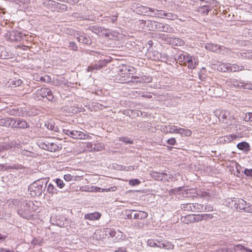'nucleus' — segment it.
<instances>
[{
    "mask_svg": "<svg viewBox=\"0 0 252 252\" xmlns=\"http://www.w3.org/2000/svg\"><path fill=\"white\" fill-rule=\"evenodd\" d=\"M37 206L31 201H24L17 210L18 214L23 218L30 220L33 216Z\"/></svg>",
    "mask_w": 252,
    "mask_h": 252,
    "instance_id": "obj_1",
    "label": "nucleus"
},
{
    "mask_svg": "<svg viewBox=\"0 0 252 252\" xmlns=\"http://www.w3.org/2000/svg\"><path fill=\"white\" fill-rule=\"evenodd\" d=\"M225 84L230 88L252 90V83L245 82L240 79H236L234 78L227 79L225 81Z\"/></svg>",
    "mask_w": 252,
    "mask_h": 252,
    "instance_id": "obj_2",
    "label": "nucleus"
},
{
    "mask_svg": "<svg viewBox=\"0 0 252 252\" xmlns=\"http://www.w3.org/2000/svg\"><path fill=\"white\" fill-rule=\"evenodd\" d=\"M43 181L38 180L31 184L29 187L28 190L32 196H39L45 190V187H43Z\"/></svg>",
    "mask_w": 252,
    "mask_h": 252,
    "instance_id": "obj_3",
    "label": "nucleus"
},
{
    "mask_svg": "<svg viewBox=\"0 0 252 252\" xmlns=\"http://www.w3.org/2000/svg\"><path fill=\"white\" fill-rule=\"evenodd\" d=\"M33 97L38 100H41L44 97L51 101L55 100L54 96L51 91L47 88H42L38 89L33 94Z\"/></svg>",
    "mask_w": 252,
    "mask_h": 252,
    "instance_id": "obj_4",
    "label": "nucleus"
},
{
    "mask_svg": "<svg viewBox=\"0 0 252 252\" xmlns=\"http://www.w3.org/2000/svg\"><path fill=\"white\" fill-rule=\"evenodd\" d=\"M38 145L40 148L51 152L59 151L62 148V145L58 142H51L47 140L38 142Z\"/></svg>",
    "mask_w": 252,
    "mask_h": 252,
    "instance_id": "obj_5",
    "label": "nucleus"
},
{
    "mask_svg": "<svg viewBox=\"0 0 252 252\" xmlns=\"http://www.w3.org/2000/svg\"><path fill=\"white\" fill-rule=\"evenodd\" d=\"M63 133L75 139H88L91 138V136L80 131L63 129Z\"/></svg>",
    "mask_w": 252,
    "mask_h": 252,
    "instance_id": "obj_6",
    "label": "nucleus"
},
{
    "mask_svg": "<svg viewBox=\"0 0 252 252\" xmlns=\"http://www.w3.org/2000/svg\"><path fill=\"white\" fill-rule=\"evenodd\" d=\"M214 113L220 121L229 125L232 124V123L230 122L229 121H230L232 116H230L228 111L216 110Z\"/></svg>",
    "mask_w": 252,
    "mask_h": 252,
    "instance_id": "obj_7",
    "label": "nucleus"
},
{
    "mask_svg": "<svg viewBox=\"0 0 252 252\" xmlns=\"http://www.w3.org/2000/svg\"><path fill=\"white\" fill-rule=\"evenodd\" d=\"M129 77L130 73L122 71L121 65L120 66L118 74L116 77V80L117 81V82L120 83L132 82L133 80H129Z\"/></svg>",
    "mask_w": 252,
    "mask_h": 252,
    "instance_id": "obj_8",
    "label": "nucleus"
},
{
    "mask_svg": "<svg viewBox=\"0 0 252 252\" xmlns=\"http://www.w3.org/2000/svg\"><path fill=\"white\" fill-rule=\"evenodd\" d=\"M131 9L140 14L147 15L148 13L150 7L143 6L140 3L133 2L131 5Z\"/></svg>",
    "mask_w": 252,
    "mask_h": 252,
    "instance_id": "obj_9",
    "label": "nucleus"
},
{
    "mask_svg": "<svg viewBox=\"0 0 252 252\" xmlns=\"http://www.w3.org/2000/svg\"><path fill=\"white\" fill-rule=\"evenodd\" d=\"M232 205L234 204V208L240 211H244L247 205V202L243 199L234 197L231 199Z\"/></svg>",
    "mask_w": 252,
    "mask_h": 252,
    "instance_id": "obj_10",
    "label": "nucleus"
},
{
    "mask_svg": "<svg viewBox=\"0 0 252 252\" xmlns=\"http://www.w3.org/2000/svg\"><path fill=\"white\" fill-rule=\"evenodd\" d=\"M110 60L103 59L100 60L98 62L95 63L92 65L89 66L88 68V71H92L94 69L98 70L101 67L106 65L109 63Z\"/></svg>",
    "mask_w": 252,
    "mask_h": 252,
    "instance_id": "obj_11",
    "label": "nucleus"
},
{
    "mask_svg": "<svg viewBox=\"0 0 252 252\" xmlns=\"http://www.w3.org/2000/svg\"><path fill=\"white\" fill-rule=\"evenodd\" d=\"M131 79H133L132 83H150L152 81V77L148 75L132 76Z\"/></svg>",
    "mask_w": 252,
    "mask_h": 252,
    "instance_id": "obj_12",
    "label": "nucleus"
},
{
    "mask_svg": "<svg viewBox=\"0 0 252 252\" xmlns=\"http://www.w3.org/2000/svg\"><path fill=\"white\" fill-rule=\"evenodd\" d=\"M7 35L9 36V39L12 41H20L23 37V34L18 31H12L9 32Z\"/></svg>",
    "mask_w": 252,
    "mask_h": 252,
    "instance_id": "obj_13",
    "label": "nucleus"
},
{
    "mask_svg": "<svg viewBox=\"0 0 252 252\" xmlns=\"http://www.w3.org/2000/svg\"><path fill=\"white\" fill-rule=\"evenodd\" d=\"M158 32H165L169 33H174V29L168 24H162L160 23H158L157 26V30Z\"/></svg>",
    "mask_w": 252,
    "mask_h": 252,
    "instance_id": "obj_14",
    "label": "nucleus"
},
{
    "mask_svg": "<svg viewBox=\"0 0 252 252\" xmlns=\"http://www.w3.org/2000/svg\"><path fill=\"white\" fill-rule=\"evenodd\" d=\"M177 126L173 125H163L160 126L161 132L166 133H176Z\"/></svg>",
    "mask_w": 252,
    "mask_h": 252,
    "instance_id": "obj_15",
    "label": "nucleus"
},
{
    "mask_svg": "<svg viewBox=\"0 0 252 252\" xmlns=\"http://www.w3.org/2000/svg\"><path fill=\"white\" fill-rule=\"evenodd\" d=\"M151 174L152 177L156 180L162 181L168 180V175L166 173L153 171Z\"/></svg>",
    "mask_w": 252,
    "mask_h": 252,
    "instance_id": "obj_16",
    "label": "nucleus"
},
{
    "mask_svg": "<svg viewBox=\"0 0 252 252\" xmlns=\"http://www.w3.org/2000/svg\"><path fill=\"white\" fill-rule=\"evenodd\" d=\"M77 35L76 38L79 42L86 44H90L91 43L92 41L90 38L84 33H82L81 34L77 33Z\"/></svg>",
    "mask_w": 252,
    "mask_h": 252,
    "instance_id": "obj_17",
    "label": "nucleus"
},
{
    "mask_svg": "<svg viewBox=\"0 0 252 252\" xmlns=\"http://www.w3.org/2000/svg\"><path fill=\"white\" fill-rule=\"evenodd\" d=\"M142 22L147 24V28L146 29L149 31H156L158 22L154 20H148L147 21H143Z\"/></svg>",
    "mask_w": 252,
    "mask_h": 252,
    "instance_id": "obj_18",
    "label": "nucleus"
},
{
    "mask_svg": "<svg viewBox=\"0 0 252 252\" xmlns=\"http://www.w3.org/2000/svg\"><path fill=\"white\" fill-rule=\"evenodd\" d=\"M186 62L188 63V67L190 69L194 68L198 64V59L193 58V57L187 56Z\"/></svg>",
    "mask_w": 252,
    "mask_h": 252,
    "instance_id": "obj_19",
    "label": "nucleus"
},
{
    "mask_svg": "<svg viewBox=\"0 0 252 252\" xmlns=\"http://www.w3.org/2000/svg\"><path fill=\"white\" fill-rule=\"evenodd\" d=\"M169 44L173 46H183L185 44V42L183 40L180 38L175 37L174 36H171L170 39H169Z\"/></svg>",
    "mask_w": 252,
    "mask_h": 252,
    "instance_id": "obj_20",
    "label": "nucleus"
},
{
    "mask_svg": "<svg viewBox=\"0 0 252 252\" xmlns=\"http://www.w3.org/2000/svg\"><path fill=\"white\" fill-rule=\"evenodd\" d=\"M93 192H108L114 191L117 189L116 186H112L109 188L101 189L98 187L92 186Z\"/></svg>",
    "mask_w": 252,
    "mask_h": 252,
    "instance_id": "obj_21",
    "label": "nucleus"
},
{
    "mask_svg": "<svg viewBox=\"0 0 252 252\" xmlns=\"http://www.w3.org/2000/svg\"><path fill=\"white\" fill-rule=\"evenodd\" d=\"M176 133L181 135L182 136H189L191 135L192 132L188 129H185L179 127L176 129Z\"/></svg>",
    "mask_w": 252,
    "mask_h": 252,
    "instance_id": "obj_22",
    "label": "nucleus"
},
{
    "mask_svg": "<svg viewBox=\"0 0 252 252\" xmlns=\"http://www.w3.org/2000/svg\"><path fill=\"white\" fill-rule=\"evenodd\" d=\"M100 214L97 212H94L86 214L84 216V218L86 220H97L100 218Z\"/></svg>",
    "mask_w": 252,
    "mask_h": 252,
    "instance_id": "obj_23",
    "label": "nucleus"
},
{
    "mask_svg": "<svg viewBox=\"0 0 252 252\" xmlns=\"http://www.w3.org/2000/svg\"><path fill=\"white\" fill-rule=\"evenodd\" d=\"M204 48L208 51L218 53V50L219 49V45L211 43H206L204 46Z\"/></svg>",
    "mask_w": 252,
    "mask_h": 252,
    "instance_id": "obj_24",
    "label": "nucleus"
},
{
    "mask_svg": "<svg viewBox=\"0 0 252 252\" xmlns=\"http://www.w3.org/2000/svg\"><path fill=\"white\" fill-rule=\"evenodd\" d=\"M245 69L244 66L242 65H239L237 64L233 63L231 64L229 63L228 67V71L230 72H235L243 70Z\"/></svg>",
    "mask_w": 252,
    "mask_h": 252,
    "instance_id": "obj_25",
    "label": "nucleus"
},
{
    "mask_svg": "<svg viewBox=\"0 0 252 252\" xmlns=\"http://www.w3.org/2000/svg\"><path fill=\"white\" fill-rule=\"evenodd\" d=\"M229 63H219L217 65V69L221 72L228 71Z\"/></svg>",
    "mask_w": 252,
    "mask_h": 252,
    "instance_id": "obj_26",
    "label": "nucleus"
},
{
    "mask_svg": "<svg viewBox=\"0 0 252 252\" xmlns=\"http://www.w3.org/2000/svg\"><path fill=\"white\" fill-rule=\"evenodd\" d=\"M237 147L245 152H249L250 150L249 144L246 142H242L237 145Z\"/></svg>",
    "mask_w": 252,
    "mask_h": 252,
    "instance_id": "obj_27",
    "label": "nucleus"
},
{
    "mask_svg": "<svg viewBox=\"0 0 252 252\" xmlns=\"http://www.w3.org/2000/svg\"><path fill=\"white\" fill-rule=\"evenodd\" d=\"M148 217V213L144 212L139 211L133 214V219H144Z\"/></svg>",
    "mask_w": 252,
    "mask_h": 252,
    "instance_id": "obj_28",
    "label": "nucleus"
},
{
    "mask_svg": "<svg viewBox=\"0 0 252 252\" xmlns=\"http://www.w3.org/2000/svg\"><path fill=\"white\" fill-rule=\"evenodd\" d=\"M50 221L52 224L60 227L64 226L63 222L62 220H60V218L51 217Z\"/></svg>",
    "mask_w": 252,
    "mask_h": 252,
    "instance_id": "obj_29",
    "label": "nucleus"
},
{
    "mask_svg": "<svg viewBox=\"0 0 252 252\" xmlns=\"http://www.w3.org/2000/svg\"><path fill=\"white\" fill-rule=\"evenodd\" d=\"M237 136L234 134H230L220 138V141L224 142L225 143H229L233 140L235 139Z\"/></svg>",
    "mask_w": 252,
    "mask_h": 252,
    "instance_id": "obj_30",
    "label": "nucleus"
},
{
    "mask_svg": "<svg viewBox=\"0 0 252 252\" xmlns=\"http://www.w3.org/2000/svg\"><path fill=\"white\" fill-rule=\"evenodd\" d=\"M88 30L91 31L93 32H94L96 34H98L104 30V28L97 26H93L89 27Z\"/></svg>",
    "mask_w": 252,
    "mask_h": 252,
    "instance_id": "obj_31",
    "label": "nucleus"
},
{
    "mask_svg": "<svg viewBox=\"0 0 252 252\" xmlns=\"http://www.w3.org/2000/svg\"><path fill=\"white\" fill-rule=\"evenodd\" d=\"M193 203H184L181 205L182 210L187 211L193 212Z\"/></svg>",
    "mask_w": 252,
    "mask_h": 252,
    "instance_id": "obj_32",
    "label": "nucleus"
},
{
    "mask_svg": "<svg viewBox=\"0 0 252 252\" xmlns=\"http://www.w3.org/2000/svg\"><path fill=\"white\" fill-rule=\"evenodd\" d=\"M161 248H163L166 250H172L174 248V245L170 242L167 241H162V243H161Z\"/></svg>",
    "mask_w": 252,
    "mask_h": 252,
    "instance_id": "obj_33",
    "label": "nucleus"
},
{
    "mask_svg": "<svg viewBox=\"0 0 252 252\" xmlns=\"http://www.w3.org/2000/svg\"><path fill=\"white\" fill-rule=\"evenodd\" d=\"M15 126L21 128H25L29 126V124L25 121L23 120H18L17 121V124Z\"/></svg>",
    "mask_w": 252,
    "mask_h": 252,
    "instance_id": "obj_34",
    "label": "nucleus"
},
{
    "mask_svg": "<svg viewBox=\"0 0 252 252\" xmlns=\"http://www.w3.org/2000/svg\"><path fill=\"white\" fill-rule=\"evenodd\" d=\"M45 126L49 130L56 132L58 131V128L57 126H55V124L52 122H46Z\"/></svg>",
    "mask_w": 252,
    "mask_h": 252,
    "instance_id": "obj_35",
    "label": "nucleus"
},
{
    "mask_svg": "<svg viewBox=\"0 0 252 252\" xmlns=\"http://www.w3.org/2000/svg\"><path fill=\"white\" fill-rule=\"evenodd\" d=\"M247 248L245 247L244 246L241 245H230L229 248H228V250H232L234 251H246V249Z\"/></svg>",
    "mask_w": 252,
    "mask_h": 252,
    "instance_id": "obj_36",
    "label": "nucleus"
},
{
    "mask_svg": "<svg viewBox=\"0 0 252 252\" xmlns=\"http://www.w3.org/2000/svg\"><path fill=\"white\" fill-rule=\"evenodd\" d=\"M208 7H209V5L207 3L205 5H202V6L199 7L198 11L201 14L208 15L209 12L211 10V9H208Z\"/></svg>",
    "mask_w": 252,
    "mask_h": 252,
    "instance_id": "obj_37",
    "label": "nucleus"
},
{
    "mask_svg": "<svg viewBox=\"0 0 252 252\" xmlns=\"http://www.w3.org/2000/svg\"><path fill=\"white\" fill-rule=\"evenodd\" d=\"M23 83V81L21 79L11 80L8 82L9 86L11 87H17L20 86Z\"/></svg>",
    "mask_w": 252,
    "mask_h": 252,
    "instance_id": "obj_38",
    "label": "nucleus"
},
{
    "mask_svg": "<svg viewBox=\"0 0 252 252\" xmlns=\"http://www.w3.org/2000/svg\"><path fill=\"white\" fill-rule=\"evenodd\" d=\"M47 191L50 194H54L58 193L59 191L51 183H50L47 189Z\"/></svg>",
    "mask_w": 252,
    "mask_h": 252,
    "instance_id": "obj_39",
    "label": "nucleus"
},
{
    "mask_svg": "<svg viewBox=\"0 0 252 252\" xmlns=\"http://www.w3.org/2000/svg\"><path fill=\"white\" fill-rule=\"evenodd\" d=\"M121 70L122 71L128 72L130 74L134 72V68L129 65L123 64L121 65Z\"/></svg>",
    "mask_w": 252,
    "mask_h": 252,
    "instance_id": "obj_40",
    "label": "nucleus"
},
{
    "mask_svg": "<svg viewBox=\"0 0 252 252\" xmlns=\"http://www.w3.org/2000/svg\"><path fill=\"white\" fill-rule=\"evenodd\" d=\"M231 52L230 49L227 48L223 46H219V49L218 50V53L223 55H228Z\"/></svg>",
    "mask_w": 252,
    "mask_h": 252,
    "instance_id": "obj_41",
    "label": "nucleus"
},
{
    "mask_svg": "<svg viewBox=\"0 0 252 252\" xmlns=\"http://www.w3.org/2000/svg\"><path fill=\"white\" fill-rule=\"evenodd\" d=\"M53 2L55 3V5L57 4V7L60 12H63L67 10V6L66 4L56 3L55 1H53Z\"/></svg>",
    "mask_w": 252,
    "mask_h": 252,
    "instance_id": "obj_42",
    "label": "nucleus"
},
{
    "mask_svg": "<svg viewBox=\"0 0 252 252\" xmlns=\"http://www.w3.org/2000/svg\"><path fill=\"white\" fill-rule=\"evenodd\" d=\"M9 57L8 52L5 51L4 47L0 46V58L6 59Z\"/></svg>",
    "mask_w": 252,
    "mask_h": 252,
    "instance_id": "obj_43",
    "label": "nucleus"
},
{
    "mask_svg": "<svg viewBox=\"0 0 252 252\" xmlns=\"http://www.w3.org/2000/svg\"><path fill=\"white\" fill-rule=\"evenodd\" d=\"M192 217V216L191 215H189L185 217H182L181 218V221L186 224L193 222Z\"/></svg>",
    "mask_w": 252,
    "mask_h": 252,
    "instance_id": "obj_44",
    "label": "nucleus"
},
{
    "mask_svg": "<svg viewBox=\"0 0 252 252\" xmlns=\"http://www.w3.org/2000/svg\"><path fill=\"white\" fill-rule=\"evenodd\" d=\"M208 5V9H212L214 7H217L218 5V2L215 0H207L206 3Z\"/></svg>",
    "mask_w": 252,
    "mask_h": 252,
    "instance_id": "obj_45",
    "label": "nucleus"
},
{
    "mask_svg": "<svg viewBox=\"0 0 252 252\" xmlns=\"http://www.w3.org/2000/svg\"><path fill=\"white\" fill-rule=\"evenodd\" d=\"M193 212H202L204 211V205L198 203H193Z\"/></svg>",
    "mask_w": 252,
    "mask_h": 252,
    "instance_id": "obj_46",
    "label": "nucleus"
},
{
    "mask_svg": "<svg viewBox=\"0 0 252 252\" xmlns=\"http://www.w3.org/2000/svg\"><path fill=\"white\" fill-rule=\"evenodd\" d=\"M158 12V10L157 9L153 8L150 7V9H149L148 13H147V16L150 17H157V13Z\"/></svg>",
    "mask_w": 252,
    "mask_h": 252,
    "instance_id": "obj_47",
    "label": "nucleus"
},
{
    "mask_svg": "<svg viewBox=\"0 0 252 252\" xmlns=\"http://www.w3.org/2000/svg\"><path fill=\"white\" fill-rule=\"evenodd\" d=\"M198 196H200L202 198L208 199V197H209V193L208 192L204 190L199 189L198 190Z\"/></svg>",
    "mask_w": 252,
    "mask_h": 252,
    "instance_id": "obj_48",
    "label": "nucleus"
},
{
    "mask_svg": "<svg viewBox=\"0 0 252 252\" xmlns=\"http://www.w3.org/2000/svg\"><path fill=\"white\" fill-rule=\"evenodd\" d=\"M166 18L168 20H174L177 18V16L174 14L170 12H166L165 13Z\"/></svg>",
    "mask_w": 252,
    "mask_h": 252,
    "instance_id": "obj_49",
    "label": "nucleus"
},
{
    "mask_svg": "<svg viewBox=\"0 0 252 252\" xmlns=\"http://www.w3.org/2000/svg\"><path fill=\"white\" fill-rule=\"evenodd\" d=\"M79 190L81 191L93 192L92 186L90 187L88 185L81 187Z\"/></svg>",
    "mask_w": 252,
    "mask_h": 252,
    "instance_id": "obj_50",
    "label": "nucleus"
},
{
    "mask_svg": "<svg viewBox=\"0 0 252 252\" xmlns=\"http://www.w3.org/2000/svg\"><path fill=\"white\" fill-rule=\"evenodd\" d=\"M159 36L161 40L167 43H169V39H170L171 37L168 36L165 34H159Z\"/></svg>",
    "mask_w": 252,
    "mask_h": 252,
    "instance_id": "obj_51",
    "label": "nucleus"
},
{
    "mask_svg": "<svg viewBox=\"0 0 252 252\" xmlns=\"http://www.w3.org/2000/svg\"><path fill=\"white\" fill-rule=\"evenodd\" d=\"M55 182L56 183L57 186L60 189H63L65 186V184L64 183L63 181L60 179H56L55 180Z\"/></svg>",
    "mask_w": 252,
    "mask_h": 252,
    "instance_id": "obj_52",
    "label": "nucleus"
},
{
    "mask_svg": "<svg viewBox=\"0 0 252 252\" xmlns=\"http://www.w3.org/2000/svg\"><path fill=\"white\" fill-rule=\"evenodd\" d=\"M120 140L124 142L127 144H131L133 143V140H131L127 137H120Z\"/></svg>",
    "mask_w": 252,
    "mask_h": 252,
    "instance_id": "obj_53",
    "label": "nucleus"
},
{
    "mask_svg": "<svg viewBox=\"0 0 252 252\" xmlns=\"http://www.w3.org/2000/svg\"><path fill=\"white\" fill-rule=\"evenodd\" d=\"M104 146L101 143L94 144L93 147V151H100L103 149Z\"/></svg>",
    "mask_w": 252,
    "mask_h": 252,
    "instance_id": "obj_54",
    "label": "nucleus"
},
{
    "mask_svg": "<svg viewBox=\"0 0 252 252\" xmlns=\"http://www.w3.org/2000/svg\"><path fill=\"white\" fill-rule=\"evenodd\" d=\"M182 193L184 197H191L194 196L193 195H191L190 189L184 190Z\"/></svg>",
    "mask_w": 252,
    "mask_h": 252,
    "instance_id": "obj_55",
    "label": "nucleus"
},
{
    "mask_svg": "<svg viewBox=\"0 0 252 252\" xmlns=\"http://www.w3.org/2000/svg\"><path fill=\"white\" fill-rule=\"evenodd\" d=\"M106 234H109L111 237H114L116 236V232L112 229L107 228L105 230Z\"/></svg>",
    "mask_w": 252,
    "mask_h": 252,
    "instance_id": "obj_56",
    "label": "nucleus"
},
{
    "mask_svg": "<svg viewBox=\"0 0 252 252\" xmlns=\"http://www.w3.org/2000/svg\"><path fill=\"white\" fill-rule=\"evenodd\" d=\"M192 216V219L193 222L195 221H199L201 220H202V218L201 214H198V215H191Z\"/></svg>",
    "mask_w": 252,
    "mask_h": 252,
    "instance_id": "obj_57",
    "label": "nucleus"
},
{
    "mask_svg": "<svg viewBox=\"0 0 252 252\" xmlns=\"http://www.w3.org/2000/svg\"><path fill=\"white\" fill-rule=\"evenodd\" d=\"M140 183L141 182L139 181V180L137 179H132L129 181V185L132 186L138 185L140 184Z\"/></svg>",
    "mask_w": 252,
    "mask_h": 252,
    "instance_id": "obj_58",
    "label": "nucleus"
},
{
    "mask_svg": "<svg viewBox=\"0 0 252 252\" xmlns=\"http://www.w3.org/2000/svg\"><path fill=\"white\" fill-rule=\"evenodd\" d=\"M153 60H159V57H160V53L158 51H154L152 52Z\"/></svg>",
    "mask_w": 252,
    "mask_h": 252,
    "instance_id": "obj_59",
    "label": "nucleus"
},
{
    "mask_svg": "<svg viewBox=\"0 0 252 252\" xmlns=\"http://www.w3.org/2000/svg\"><path fill=\"white\" fill-rule=\"evenodd\" d=\"M156 240L149 239L147 242V244L148 246L151 247H156L157 246L156 244Z\"/></svg>",
    "mask_w": 252,
    "mask_h": 252,
    "instance_id": "obj_60",
    "label": "nucleus"
},
{
    "mask_svg": "<svg viewBox=\"0 0 252 252\" xmlns=\"http://www.w3.org/2000/svg\"><path fill=\"white\" fill-rule=\"evenodd\" d=\"M168 60V57L167 54L164 53L161 54L160 53V57H159V60L162 62H166Z\"/></svg>",
    "mask_w": 252,
    "mask_h": 252,
    "instance_id": "obj_61",
    "label": "nucleus"
},
{
    "mask_svg": "<svg viewBox=\"0 0 252 252\" xmlns=\"http://www.w3.org/2000/svg\"><path fill=\"white\" fill-rule=\"evenodd\" d=\"M73 16L77 18H79L80 20H87V18L86 16H83L82 14L79 13H74L73 14Z\"/></svg>",
    "mask_w": 252,
    "mask_h": 252,
    "instance_id": "obj_62",
    "label": "nucleus"
},
{
    "mask_svg": "<svg viewBox=\"0 0 252 252\" xmlns=\"http://www.w3.org/2000/svg\"><path fill=\"white\" fill-rule=\"evenodd\" d=\"M203 220H208L213 218V216L212 214H201Z\"/></svg>",
    "mask_w": 252,
    "mask_h": 252,
    "instance_id": "obj_63",
    "label": "nucleus"
},
{
    "mask_svg": "<svg viewBox=\"0 0 252 252\" xmlns=\"http://www.w3.org/2000/svg\"><path fill=\"white\" fill-rule=\"evenodd\" d=\"M166 143L168 145L174 146L176 144V140L174 138H170L166 141Z\"/></svg>",
    "mask_w": 252,
    "mask_h": 252,
    "instance_id": "obj_64",
    "label": "nucleus"
}]
</instances>
